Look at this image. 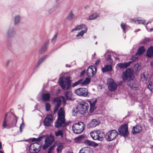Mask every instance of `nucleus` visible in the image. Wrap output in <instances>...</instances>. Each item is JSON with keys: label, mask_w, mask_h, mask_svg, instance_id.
Segmentation results:
<instances>
[{"label": "nucleus", "mask_w": 153, "mask_h": 153, "mask_svg": "<svg viewBox=\"0 0 153 153\" xmlns=\"http://www.w3.org/2000/svg\"><path fill=\"white\" fill-rule=\"evenodd\" d=\"M122 78L123 80L128 81V84L130 88H134L137 87V83L134 79L133 71L131 69H128L124 72L122 74Z\"/></svg>", "instance_id": "1"}, {"label": "nucleus", "mask_w": 153, "mask_h": 153, "mask_svg": "<svg viewBox=\"0 0 153 153\" xmlns=\"http://www.w3.org/2000/svg\"><path fill=\"white\" fill-rule=\"evenodd\" d=\"M67 124L65 122L64 109L61 108L58 112V118L55 126L57 128H59L60 127H64Z\"/></svg>", "instance_id": "2"}, {"label": "nucleus", "mask_w": 153, "mask_h": 153, "mask_svg": "<svg viewBox=\"0 0 153 153\" xmlns=\"http://www.w3.org/2000/svg\"><path fill=\"white\" fill-rule=\"evenodd\" d=\"M89 108V105L88 103L83 100L80 102L78 104L77 107V111L80 114L84 115L88 112Z\"/></svg>", "instance_id": "3"}, {"label": "nucleus", "mask_w": 153, "mask_h": 153, "mask_svg": "<svg viewBox=\"0 0 153 153\" xmlns=\"http://www.w3.org/2000/svg\"><path fill=\"white\" fill-rule=\"evenodd\" d=\"M59 83L63 90H68L71 87V81L70 80L69 76H68L65 79H63L62 77H60Z\"/></svg>", "instance_id": "4"}, {"label": "nucleus", "mask_w": 153, "mask_h": 153, "mask_svg": "<svg viewBox=\"0 0 153 153\" xmlns=\"http://www.w3.org/2000/svg\"><path fill=\"white\" fill-rule=\"evenodd\" d=\"M85 125L82 122L74 124L72 126V129L74 133L76 134L81 133L84 130Z\"/></svg>", "instance_id": "5"}, {"label": "nucleus", "mask_w": 153, "mask_h": 153, "mask_svg": "<svg viewBox=\"0 0 153 153\" xmlns=\"http://www.w3.org/2000/svg\"><path fill=\"white\" fill-rule=\"evenodd\" d=\"M118 136V133L117 131L113 130L107 132L105 135V137L107 141L110 142L114 140Z\"/></svg>", "instance_id": "6"}, {"label": "nucleus", "mask_w": 153, "mask_h": 153, "mask_svg": "<svg viewBox=\"0 0 153 153\" xmlns=\"http://www.w3.org/2000/svg\"><path fill=\"white\" fill-rule=\"evenodd\" d=\"M91 137L94 140L102 141L103 139V133L100 130L92 131L90 133Z\"/></svg>", "instance_id": "7"}, {"label": "nucleus", "mask_w": 153, "mask_h": 153, "mask_svg": "<svg viewBox=\"0 0 153 153\" xmlns=\"http://www.w3.org/2000/svg\"><path fill=\"white\" fill-rule=\"evenodd\" d=\"M74 93L78 96L83 97H87L88 93V89L85 88H80L76 89Z\"/></svg>", "instance_id": "8"}, {"label": "nucleus", "mask_w": 153, "mask_h": 153, "mask_svg": "<svg viewBox=\"0 0 153 153\" xmlns=\"http://www.w3.org/2000/svg\"><path fill=\"white\" fill-rule=\"evenodd\" d=\"M41 146L37 143H34L30 146L29 150L31 153H37L40 150Z\"/></svg>", "instance_id": "9"}, {"label": "nucleus", "mask_w": 153, "mask_h": 153, "mask_svg": "<svg viewBox=\"0 0 153 153\" xmlns=\"http://www.w3.org/2000/svg\"><path fill=\"white\" fill-rule=\"evenodd\" d=\"M118 131L120 135L124 137L127 136L128 133V126L126 124H123L119 128Z\"/></svg>", "instance_id": "10"}, {"label": "nucleus", "mask_w": 153, "mask_h": 153, "mask_svg": "<svg viewBox=\"0 0 153 153\" xmlns=\"http://www.w3.org/2000/svg\"><path fill=\"white\" fill-rule=\"evenodd\" d=\"M107 84L109 90L111 91H113L115 90L117 86V84L114 80L111 78L108 79Z\"/></svg>", "instance_id": "11"}, {"label": "nucleus", "mask_w": 153, "mask_h": 153, "mask_svg": "<svg viewBox=\"0 0 153 153\" xmlns=\"http://www.w3.org/2000/svg\"><path fill=\"white\" fill-rule=\"evenodd\" d=\"M54 140L53 137L51 135L47 137L45 140V144L43 146V149L44 150H45L47 149L51 145Z\"/></svg>", "instance_id": "12"}, {"label": "nucleus", "mask_w": 153, "mask_h": 153, "mask_svg": "<svg viewBox=\"0 0 153 153\" xmlns=\"http://www.w3.org/2000/svg\"><path fill=\"white\" fill-rule=\"evenodd\" d=\"M53 117L51 114H48L43 121L45 126H50L53 122Z\"/></svg>", "instance_id": "13"}, {"label": "nucleus", "mask_w": 153, "mask_h": 153, "mask_svg": "<svg viewBox=\"0 0 153 153\" xmlns=\"http://www.w3.org/2000/svg\"><path fill=\"white\" fill-rule=\"evenodd\" d=\"M97 68L95 66L91 65L89 66L87 71V75L90 77L93 76L95 74Z\"/></svg>", "instance_id": "14"}, {"label": "nucleus", "mask_w": 153, "mask_h": 153, "mask_svg": "<svg viewBox=\"0 0 153 153\" xmlns=\"http://www.w3.org/2000/svg\"><path fill=\"white\" fill-rule=\"evenodd\" d=\"M17 121V118L16 116H14L13 118V121L12 123V125L11 127L15 126L16 125ZM2 126L3 127V128H8L10 127L8 126L7 124L6 118H4L2 122Z\"/></svg>", "instance_id": "15"}, {"label": "nucleus", "mask_w": 153, "mask_h": 153, "mask_svg": "<svg viewBox=\"0 0 153 153\" xmlns=\"http://www.w3.org/2000/svg\"><path fill=\"white\" fill-rule=\"evenodd\" d=\"M62 100L59 97H57L54 99L53 102L55 105L53 110L54 113H56L58 110L61 102Z\"/></svg>", "instance_id": "16"}, {"label": "nucleus", "mask_w": 153, "mask_h": 153, "mask_svg": "<svg viewBox=\"0 0 153 153\" xmlns=\"http://www.w3.org/2000/svg\"><path fill=\"white\" fill-rule=\"evenodd\" d=\"M97 101V99L94 100L93 99H91L88 100V102L90 104V108L89 111L91 113L93 112L94 110L96 109V107L95 104Z\"/></svg>", "instance_id": "17"}, {"label": "nucleus", "mask_w": 153, "mask_h": 153, "mask_svg": "<svg viewBox=\"0 0 153 153\" xmlns=\"http://www.w3.org/2000/svg\"><path fill=\"white\" fill-rule=\"evenodd\" d=\"M131 22L132 23H134L137 24H143L145 25H146L149 23V22H146L145 20H143L140 19H131Z\"/></svg>", "instance_id": "18"}, {"label": "nucleus", "mask_w": 153, "mask_h": 153, "mask_svg": "<svg viewBox=\"0 0 153 153\" xmlns=\"http://www.w3.org/2000/svg\"><path fill=\"white\" fill-rule=\"evenodd\" d=\"M142 130V128L141 126L137 125L133 127L132 132L133 134H136L137 133L141 132Z\"/></svg>", "instance_id": "19"}, {"label": "nucleus", "mask_w": 153, "mask_h": 153, "mask_svg": "<svg viewBox=\"0 0 153 153\" xmlns=\"http://www.w3.org/2000/svg\"><path fill=\"white\" fill-rule=\"evenodd\" d=\"M100 124L99 121L96 119H93L88 124V126L89 127L92 128Z\"/></svg>", "instance_id": "20"}, {"label": "nucleus", "mask_w": 153, "mask_h": 153, "mask_svg": "<svg viewBox=\"0 0 153 153\" xmlns=\"http://www.w3.org/2000/svg\"><path fill=\"white\" fill-rule=\"evenodd\" d=\"M132 63V61H130L127 63H119L117 65L120 68H124L128 67Z\"/></svg>", "instance_id": "21"}, {"label": "nucleus", "mask_w": 153, "mask_h": 153, "mask_svg": "<svg viewBox=\"0 0 153 153\" xmlns=\"http://www.w3.org/2000/svg\"><path fill=\"white\" fill-rule=\"evenodd\" d=\"M149 76V74L147 72H144L141 75L140 80L143 83H146Z\"/></svg>", "instance_id": "22"}, {"label": "nucleus", "mask_w": 153, "mask_h": 153, "mask_svg": "<svg viewBox=\"0 0 153 153\" xmlns=\"http://www.w3.org/2000/svg\"><path fill=\"white\" fill-rule=\"evenodd\" d=\"M86 28H88L84 24H81L80 25H77L74 28L72 29L71 31L73 32L75 30H78L81 29H83L84 30H86Z\"/></svg>", "instance_id": "23"}, {"label": "nucleus", "mask_w": 153, "mask_h": 153, "mask_svg": "<svg viewBox=\"0 0 153 153\" xmlns=\"http://www.w3.org/2000/svg\"><path fill=\"white\" fill-rule=\"evenodd\" d=\"M112 70V67L110 65H105L102 69L103 72H105L111 71Z\"/></svg>", "instance_id": "24"}, {"label": "nucleus", "mask_w": 153, "mask_h": 153, "mask_svg": "<svg viewBox=\"0 0 153 153\" xmlns=\"http://www.w3.org/2000/svg\"><path fill=\"white\" fill-rule=\"evenodd\" d=\"M15 34V31L14 28L10 29L7 33V36L8 38L12 37L14 36Z\"/></svg>", "instance_id": "25"}, {"label": "nucleus", "mask_w": 153, "mask_h": 153, "mask_svg": "<svg viewBox=\"0 0 153 153\" xmlns=\"http://www.w3.org/2000/svg\"><path fill=\"white\" fill-rule=\"evenodd\" d=\"M21 20V16L17 15H15L13 18V23L14 25H18L20 23Z\"/></svg>", "instance_id": "26"}, {"label": "nucleus", "mask_w": 153, "mask_h": 153, "mask_svg": "<svg viewBox=\"0 0 153 153\" xmlns=\"http://www.w3.org/2000/svg\"><path fill=\"white\" fill-rule=\"evenodd\" d=\"M91 81V79L89 78H86L85 80L81 79V85L82 86H86L90 83Z\"/></svg>", "instance_id": "27"}, {"label": "nucleus", "mask_w": 153, "mask_h": 153, "mask_svg": "<svg viewBox=\"0 0 153 153\" xmlns=\"http://www.w3.org/2000/svg\"><path fill=\"white\" fill-rule=\"evenodd\" d=\"M146 55L149 58H151L153 56V47L151 46L148 49Z\"/></svg>", "instance_id": "28"}, {"label": "nucleus", "mask_w": 153, "mask_h": 153, "mask_svg": "<svg viewBox=\"0 0 153 153\" xmlns=\"http://www.w3.org/2000/svg\"><path fill=\"white\" fill-rule=\"evenodd\" d=\"M91 149L90 147H85L80 150L79 153H91Z\"/></svg>", "instance_id": "29"}, {"label": "nucleus", "mask_w": 153, "mask_h": 153, "mask_svg": "<svg viewBox=\"0 0 153 153\" xmlns=\"http://www.w3.org/2000/svg\"><path fill=\"white\" fill-rule=\"evenodd\" d=\"M145 49L144 47L141 46L139 48L136 55H140L142 54L145 51Z\"/></svg>", "instance_id": "30"}, {"label": "nucleus", "mask_w": 153, "mask_h": 153, "mask_svg": "<svg viewBox=\"0 0 153 153\" xmlns=\"http://www.w3.org/2000/svg\"><path fill=\"white\" fill-rule=\"evenodd\" d=\"M65 97L67 100H70L72 98V93L71 91H67L65 95Z\"/></svg>", "instance_id": "31"}, {"label": "nucleus", "mask_w": 153, "mask_h": 153, "mask_svg": "<svg viewBox=\"0 0 153 153\" xmlns=\"http://www.w3.org/2000/svg\"><path fill=\"white\" fill-rule=\"evenodd\" d=\"M50 95L49 94H45L42 95V99L44 101H47L49 100Z\"/></svg>", "instance_id": "32"}, {"label": "nucleus", "mask_w": 153, "mask_h": 153, "mask_svg": "<svg viewBox=\"0 0 153 153\" xmlns=\"http://www.w3.org/2000/svg\"><path fill=\"white\" fill-rule=\"evenodd\" d=\"M85 143L87 145L91 146H98V144L88 140H85Z\"/></svg>", "instance_id": "33"}, {"label": "nucleus", "mask_w": 153, "mask_h": 153, "mask_svg": "<svg viewBox=\"0 0 153 153\" xmlns=\"http://www.w3.org/2000/svg\"><path fill=\"white\" fill-rule=\"evenodd\" d=\"M84 137L82 136H80L78 137L75 138L74 141L76 143H80L83 141Z\"/></svg>", "instance_id": "34"}, {"label": "nucleus", "mask_w": 153, "mask_h": 153, "mask_svg": "<svg viewBox=\"0 0 153 153\" xmlns=\"http://www.w3.org/2000/svg\"><path fill=\"white\" fill-rule=\"evenodd\" d=\"M63 146L62 143H59L57 145V150L58 153L60 152L63 148Z\"/></svg>", "instance_id": "35"}, {"label": "nucleus", "mask_w": 153, "mask_h": 153, "mask_svg": "<svg viewBox=\"0 0 153 153\" xmlns=\"http://www.w3.org/2000/svg\"><path fill=\"white\" fill-rule=\"evenodd\" d=\"M56 136H61L62 137H63V130H59L55 132Z\"/></svg>", "instance_id": "36"}, {"label": "nucleus", "mask_w": 153, "mask_h": 153, "mask_svg": "<svg viewBox=\"0 0 153 153\" xmlns=\"http://www.w3.org/2000/svg\"><path fill=\"white\" fill-rule=\"evenodd\" d=\"M86 30H82L78 34L76 35V36L79 37L80 36H82L85 33H86L88 30V28H86Z\"/></svg>", "instance_id": "37"}, {"label": "nucleus", "mask_w": 153, "mask_h": 153, "mask_svg": "<svg viewBox=\"0 0 153 153\" xmlns=\"http://www.w3.org/2000/svg\"><path fill=\"white\" fill-rule=\"evenodd\" d=\"M140 63H137L134 65V68L136 72H138L140 69Z\"/></svg>", "instance_id": "38"}, {"label": "nucleus", "mask_w": 153, "mask_h": 153, "mask_svg": "<svg viewBox=\"0 0 153 153\" xmlns=\"http://www.w3.org/2000/svg\"><path fill=\"white\" fill-rule=\"evenodd\" d=\"M98 16V15L97 13H95L90 16L89 18V20L94 19L97 18Z\"/></svg>", "instance_id": "39"}, {"label": "nucleus", "mask_w": 153, "mask_h": 153, "mask_svg": "<svg viewBox=\"0 0 153 153\" xmlns=\"http://www.w3.org/2000/svg\"><path fill=\"white\" fill-rule=\"evenodd\" d=\"M147 88L152 92L153 93V83L152 82H149Z\"/></svg>", "instance_id": "40"}, {"label": "nucleus", "mask_w": 153, "mask_h": 153, "mask_svg": "<svg viewBox=\"0 0 153 153\" xmlns=\"http://www.w3.org/2000/svg\"><path fill=\"white\" fill-rule=\"evenodd\" d=\"M47 56H45L41 58L38 61L37 64L39 65L41 64L46 58Z\"/></svg>", "instance_id": "41"}, {"label": "nucleus", "mask_w": 153, "mask_h": 153, "mask_svg": "<svg viewBox=\"0 0 153 153\" xmlns=\"http://www.w3.org/2000/svg\"><path fill=\"white\" fill-rule=\"evenodd\" d=\"M43 137V136H42V137H40L37 138H33L32 140V141L33 142L39 141L41 140L42 139V138Z\"/></svg>", "instance_id": "42"}, {"label": "nucleus", "mask_w": 153, "mask_h": 153, "mask_svg": "<svg viewBox=\"0 0 153 153\" xmlns=\"http://www.w3.org/2000/svg\"><path fill=\"white\" fill-rule=\"evenodd\" d=\"M51 106L50 103H47L45 104L46 110L47 111H50Z\"/></svg>", "instance_id": "43"}, {"label": "nucleus", "mask_w": 153, "mask_h": 153, "mask_svg": "<svg viewBox=\"0 0 153 153\" xmlns=\"http://www.w3.org/2000/svg\"><path fill=\"white\" fill-rule=\"evenodd\" d=\"M74 17V16L72 13H70L68 17V19L69 20H71Z\"/></svg>", "instance_id": "44"}, {"label": "nucleus", "mask_w": 153, "mask_h": 153, "mask_svg": "<svg viewBox=\"0 0 153 153\" xmlns=\"http://www.w3.org/2000/svg\"><path fill=\"white\" fill-rule=\"evenodd\" d=\"M81 79L78 81H77L75 82L72 85V86L73 87H74L76 85H79L80 84L81 85Z\"/></svg>", "instance_id": "45"}, {"label": "nucleus", "mask_w": 153, "mask_h": 153, "mask_svg": "<svg viewBox=\"0 0 153 153\" xmlns=\"http://www.w3.org/2000/svg\"><path fill=\"white\" fill-rule=\"evenodd\" d=\"M57 35H58V34L57 33H56L55 34L53 38V39H52V43H55L56 40V39L57 38Z\"/></svg>", "instance_id": "46"}, {"label": "nucleus", "mask_w": 153, "mask_h": 153, "mask_svg": "<svg viewBox=\"0 0 153 153\" xmlns=\"http://www.w3.org/2000/svg\"><path fill=\"white\" fill-rule=\"evenodd\" d=\"M53 148L54 146H52L50 147L48 149V153H51L52 150H53Z\"/></svg>", "instance_id": "47"}, {"label": "nucleus", "mask_w": 153, "mask_h": 153, "mask_svg": "<svg viewBox=\"0 0 153 153\" xmlns=\"http://www.w3.org/2000/svg\"><path fill=\"white\" fill-rule=\"evenodd\" d=\"M149 121L151 125H153V118L152 117H150L149 119Z\"/></svg>", "instance_id": "48"}, {"label": "nucleus", "mask_w": 153, "mask_h": 153, "mask_svg": "<svg viewBox=\"0 0 153 153\" xmlns=\"http://www.w3.org/2000/svg\"><path fill=\"white\" fill-rule=\"evenodd\" d=\"M138 59V57L136 56H133L131 58V59L132 60L133 62L135 61Z\"/></svg>", "instance_id": "49"}, {"label": "nucleus", "mask_w": 153, "mask_h": 153, "mask_svg": "<svg viewBox=\"0 0 153 153\" xmlns=\"http://www.w3.org/2000/svg\"><path fill=\"white\" fill-rule=\"evenodd\" d=\"M126 25L124 24H121V27L123 30V32H125V27H126Z\"/></svg>", "instance_id": "50"}, {"label": "nucleus", "mask_w": 153, "mask_h": 153, "mask_svg": "<svg viewBox=\"0 0 153 153\" xmlns=\"http://www.w3.org/2000/svg\"><path fill=\"white\" fill-rule=\"evenodd\" d=\"M46 50L45 48L42 47L41 49L39 51V52L40 53H42Z\"/></svg>", "instance_id": "51"}, {"label": "nucleus", "mask_w": 153, "mask_h": 153, "mask_svg": "<svg viewBox=\"0 0 153 153\" xmlns=\"http://www.w3.org/2000/svg\"><path fill=\"white\" fill-rule=\"evenodd\" d=\"M149 41V39L147 38L141 41V42L143 43H145Z\"/></svg>", "instance_id": "52"}, {"label": "nucleus", "mask_w": 153, "mask_h": 153, "mask_svg": "<svg viewBox=\"0 0 153 153\" xmlns=\"http://www.w3.org/2000/svg\"><path fill=\"white\" fill-rule=\"evenodd\" d=\"M24 126V124L23 123V122H22V123H21V125H20V127H19L20 130V131L21 132H22V127H23Z\"/></svg>", "instance_id": "53"}, {"label": "nucleus", "mask_w": 153, "mask_h": 153, "mask_svg": "<svg viewBox=\"0 0 153 153\" xmlns=\"http://www.w3.org/2000/svg\"><path fill=\"white\" fill-rule=\"evenodd\" d=\"M150 65L151 68L153 70V59L151 61Z\"/></svg>", "instance_id": "54"}, {"label": "nucleus", "mask_w": 153, "mask_h": 153, "mask_svg": "<svg viewBox=\"0 0 153 153\" xmlns=\"http://www.w3.org/2000/svg\"><path fill=\"white\" fill-rule=\"evenodd\" d=\"M54 11V10L53 9H51L49 10V13L50 14L52 13Z\"/></svg>", "instance_id": "55"}, {"label": "nucleus", "mask_w": 153, "mask_h": 153, "mask_svg": "<svg viewBox=\"0 0 153 153\" xmlns=\"http://www.w3.org/2000/svg\"><path fill=\"white\" fill-rule=\"evenodd\" d=\"M61 98L63 102L64 103H65V99L63 96H62L60 97Z\"/></svg>", "instance_id": "56"}, {"label": "nucleus", "mask_w": 153, "mask_h": 153, "mask_svg": "<svg viewBox=\"0 0 153 153\" xmlns=\"http://www.w3.org/2000/svg\"><path fill=\"white\" fill-rule=\"evenodd\" d=\"M85 70H84L83 71H82L81 73V74H80V75L81 76H83V75H84V74H85Z\"/></svg>", "instance_id": "57"}, {"label": "nucleus", "mask_w": 153, "mask_h": 153, "mask_svg": "<svg viewBox=\"0 0 153 153\" xmlns=\"http://www.w3.org/2000/svg\"><path fill=\"white\" fill-rule=\"evenodd\" d=\"M100 61L99 60H97L95 62V64L96 65H98Z\"/></svg>", "instance_id": "58"}, {"label": "nucleus", "mask_w": 153, "mask_h": 153, "mask_svg": "<svg viewBox=\"0 0 153 153\" xmlns=\"http://www.w3.org/2000/svg\"><path fill=\"white\" fill-rule=\"evenodd\" d=\"M107 56H108V57H107V60H108V59H110V56H111L110 55V54H108L107 55Z\"/></svg>", "instance_id": "59"}, {"label": "nucleus", "mask_w": 153, "mask_h": 153, "mask_svg": "<svg viewBox=\"0 0 153 153\" xmlns=\"http://www.w3.org/2000/svg\"><path fill=\"white\" fill-rule=\"evenodd\" d=\"M2 143H1V142L0 141V149H2Z\"/></svg>", "instance_id": "60"}, {"label": "nucleus", "mask_w": 153, "mask_h": 153, "mask_svg": "<svg viewBox=\"0 0 153 153\" xmlns=\"http://www.w3.org/2000/svg\"><path fill=\"white\" fill-rule=\"evenodd\" d=\"M61 91V90L60 89H58L57 91V94H59Z\"/></svg>", "instance_id": "61"}, {"label": "nucleus", "mask_w": 153, "mask_h": 153, "mask_svg": "<svg viewBox=\"0 0 153 153\" xmlns=\"http://www.w3.org/2000/svg\"><path fill=\"white\" fill-rule=\"evenodd\" d=\"M140 30V29H138L136 30H135V31H134V32H138Z\"/></svg>", "instance_id": "62"}, {"label": "nucleus", "mask_w": 153, "mask_h": 153, "mask_svg": "<svg viewBox=\"0 0 153 153\" xmlns=\"http://www.w3.org/2000/svg\"><path fill=\"white\" fill-rule=\"evenodd\" d=\"M7 116V114H6L5 115V117L4 118H6H6Z\"/></svg>", "instance_id": "63"}, {"label": "nucleus", "mask_w": 153, "mask_h": 153, "mask_svg": "<svg viewBox=\"0 0 153 153\" xmlns=\"http://www.w3.org/2000/svg\"><path fill=\"white\" fill-rule=\"evenodd\" d=\"M153 30V28H152L150 29V31H152Z\"/></svg>", "instance_id": "64"}]
</instances>
